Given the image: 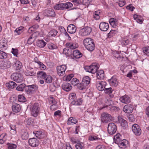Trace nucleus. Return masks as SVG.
<instances>
[{"label": "nucleus", "mask_w": 149, "mask_h": 149, "mask_svg": "<svg viewBox=\"0 0 149 149\" xmlns=\"http://www.w3.org/2000/svg\"><path fill=\"white\" fill-rule=\"evenodd\" d=\"M85 69L87 72L94 74L96 72L97 78L99 79H103L104 77V72L103 70H97L98 68L97 64L96 63H93L90 66H87L85 67Z\"/></svg>", "instance_id": "1"}, {"label": "nucleus", "mask_w": 149, "mask_h": 149, "mask_svg": "<svg viewBox=\"0 0 149 149\" xmlns=\"http://www.w3.org/2000/svg\"><path fill=\"white\" fill-rule=\"evenodd\" d=\"M84 44L86 49L90 51H92L95 48V45L93 39L88 38L83 41Z\"/></svg>", "instance_id": "2"}, {"label": "nucleus", "mask_w": 149, "mask_h": 149, "mask_svg": "<svg viewBox=\"0 0 149 149\" xmlns=\"http://www.w3.org/2000/svg\"><path fill=\"white\" fill-rule=\"evenodd\" d=\"M30 110L31 115L37 117L38 115L40 110V106L38 103H35L30 105Z\"/></svg>", "instance_id": "3"}, {"label": "nucleus", "mask_w": 149, "mask_h": 149, "mask_svg": "<svg viewBox=\"0 0 149 149\" xmlns=\"http://www.w3.org/2000/svg\"><path fill=\"white\" fill-rule=\"evenodd\" d=\"M90 81V78L88 76H86L84 77L82 81V82L78 85L79 89L82 90L86 88V87L89 84Z\"/></svg>", "instance_id": "4"}, {"label": "nucleus", "mask_w": 149, "mask_h": 149, "mask_svg": "<svg viewBox=\"0 0 149 149\" xmlns=\"http://www.w3.org/2000/svg\"><path fill=\"white\" fill-rule=\"evenodd\" d=\"M11 79L17 83H20L22 82L24 79L23 75L21 73H14L12 74Z\"/></svg>", "instance_id": "5"}, {"label": "nucleus", "mask_w": 149, "mask_h": 149, "mask_svg": "<svg viewBox=\"0 0 149 149\" xmlns=\"http://www.w3.org/2000/svg\"><path fill=\"white\" fill-rule=\"evenodd\" d=\"M38 86L35 84L27 86L26 87V92L28 94L34 93L38 91Z\"/></svg>", "instance_id": "6"}, {"label": "nucleus", "mask_w": 149, "mask_h": 149, "mask_svg": "<svg viewBox=\"0 0 149 149\" xmlns=\"http://www.w3.org/2000/svg\"><path fill=\"white\" fill-rule=\"evenodd\" d=\"M102 122L104 123H107L110 122L112 120L113 118L111 116L107 113L104 112L102 113L101 116Z\"/></svg>", "instance_id": "7"}, {"label": "nucleus", "mask_w": 149, "mask_h": 149, "mask_svg": "<svg viewBox=\"0 0 149 149\" xmlns=\"http://www.w3.org/2000/svg\"><path fill=\"white\" fill-rule=\"evenodd\" d=\"M107 130L109 134H114L116 133L117 130L116 126L114 123H110L108 125Z\"/></svg>", "instance_id": "8"}, {"label": "nucleus", "mask_w": 149, "mask_h": 149, "mask_svg": "<svg viewBox=\"0 0 149 149\" xmlns=\"http://www.w3.org/2000/svg\"><path fill=\"white\" fill-rule=\"evenodd\" d=\"M91 31V27L87 26L81 29L79 31V34L81 36H86L89 35Z\"/></svg>", "instance_id": "9"}, {"label": "nucleus", "mask_w": 149, "mask_h": 149, "mask_svg": "<svg viewBox=\"0 0 149 149\" xmlns=\"http://www.w3.org/2000/svg\"><path fill=\"white\" fill-rule=\"evenodd\" d=\"M12 64L9 60H3L0 61V68L2 69H6L11 67Z\"/></svg>", "instance_id": "10"}, {"label": "nucleus", "mask_w": 149, "mask_h": 149, "mask_svg": "<svg viewBox=\"0 0 149 149\" xmlns=\"http://www.w3.org/2000/svg\"><path fill=\"white\" fill-rule=\"evenodd\" d=\"M67 67L65 65H62L58 66L56 68L57 74L59 76H62L65 74Z\"/></svg>", "instance_id": "11"}, {"label": "nucleus", "mask_w": 149, "mask_h": 149, "mask_svg": "<svg viewBox=\"0 0 149 149\" xmlns=\"http://www.w3.org/2000/svg\"><path fill=\"white\" fill-rule=\"evenodd\" d=\"M132 130L135 134L137 136L140 135L141 130L139 126L137 124H134L132 126Z\"/></svg>", "instance_id": "12"}, {"label": "nucleus", "mask_w": 149, "mask_h": 149, "mask_svg": "<svg viewBox=\"0 0 149 149\" xmlns=\"http://www.w3.org/2000/svg\"><path fill=\"white\" fill-rule=\"evenodd\" d=\"M8 40L5 38L0 40V49L2 50H6L8 48Z\"/></svg>", "instance_id": "13"}, {"label": "nucleus", "mask_w": 149, "mask_h": 149, "mask_svg": "<svg viewBox=\"0 0 149 149\" xmlns=\"http://www.w3.org/2000/svg\"><path fill=\"white\" fill-rule=\"evenodd\" d=\"M106 84L104 81H97L96 84V87L98 90L102 91L104 90Z\"/></svg>", "instance_id": "14"}, {"label": "nucleus", "mask_w": 149, "mask_h": 149, "mask_svg": "<svg viewBox=\"0 0 149 149\" xmlns=\"http://www.w3.org/2000/svg\"><path fill=\"white\" fill-rule=\"evenodd\" d=\"M39 141L35 138H30L29 140V145L32 147L38 146L39 144Z\"/></svg>", "instance_id": "15"}, {"label": "nucleus", "mask_w": 149, "mask_h": 149, "mask_svg": "<svg viewBox=\"0 0 149 149\" xmlns=\"http://www.w3.org/2000/svg\"><path fill=\"white\" fill-rule=\"evenodd\" d=\"M99 28L100 29L103 31H107L109 28V24L104 22H101L99 25Z\"/></svg>", "instance_id": "16"}, {"label": "nucleus", "mask_w": 149, "mask_h": 149, "mask_svg": "<svg viewBox=\"0 0 149 149\" xmlns=\"http://www.w3.org/2000/svg\"><path fill=\"white\" fill-rule=\"evenodd\" d=\"M133 106L131 104H127L123 108V111L127 113H130L133 111Z\"/></svg>", "instance_id": "17"}, {"label": "nucleus", "mask_w": 149, "mask_h": 149, "mask_svg": "<svg viewBox=\"0 0 149 149\" xmlns=\"http://www.w3.org/2000/svg\"><path fill=\"white\" fill-rule=\"evenodd\" d=\"M39 35V32L37 31L32 34L27 40V43L29 44H31L34 41L36 37Z\"/></svg>", "instance_id": "18"}, {"label": "nucleus", "mask_w": 149, "mask_h": 149, "mask_svg": "<svg viewBox=\"0 0 149 149\" xmlns=\"http://www.w3.org/2000/svg\"><path fill=\"white\" fill-rule=\"evenodd\" d=\"M119 100L121 102L125 104L130 103L131 101L130 98L127 95L121 97Z\"/></svg>", "instance_id": "19"}, {"label": "nucleus", "mask_w": 149, "mask_h": 149, "mask_svg": "<svg viewBox=\"0 0 149 149\" xmlns=\"http://www.w3.org/2000/svg\"><path fill=\"white\" fill-rule=\"evenodd\" d=\"M77 30L76 27L73 24L69 25L67 27V30L68 32L70 33H74Z\"/></svg>", "instance_id": "20"}, {"label": "nucleus", "mask_w": 149, "mask_h": 149, "mask_svg": "<svg viewBox=\"0 0 149 149\" xmlns=\"http://www.w3.org/2000/svg\"><path fill=\"white\" fill-rule=\"evenodd\" d=\"M65 45L67 47L71 49H74L78 47V44L75 42H67L66 44Z\"/></svg>", "instance_id": "21"}, {"label": "nucleus", "mask_w": 149, "mask_h": 149, "mask_svg": "<svg viewBox=\"0 0 149 149\" xmlns=\"http://www.w3.org/2000/svg\"><path fill=\"white\" fill-rule=\"evenodd\" d=\"M118 119L119 122L120 123L121 125L124 129H126L128 127V125L126 120L121 118H118Z\"/></svg>", "instance_id": "22"}, {"label": "nucleus", "mask_w": 149, "mask_h": 149, "mask_svg": "<svg viewBox=\"0 0 149 149\" xmlns=\"http://www.w3.org/2000/svg\"><path fill=\"white\" fill-rule=\"evenodd\" d=\"M62 89L66 91H70L71 88L72 86L70 84L68 83H64L62 86Z\"/></svg>", "instance_id": "23"}, {"label": "nucleus", "mask_w": 149, "mask_h": 149, "mask_svg": "<svg viewBox=\"0 0 149 149\" xmlns=\"http://www.w3.org/2000/svg\"><path fill=\"white\" fill-rule=\"evenodd\" d=\"M20 136L22 139L23 140H26L29 137V134L26 131L24 130H22L20 132Z\"/></svg>", "instance_id": "24"}, {"label": "nucleus", "mask_w": 149, "mask_h": 149, "mask_svg": "<svg viewBox=\"0 0 149 149\" xmlns=\"http://www.w3.org/2000/svg\"><path fill=\"white\" fill-rule=\"evenodd\" d=\"M108 81L110 85L111 86L116 87L118 85V81L117 79L114 77H112L110 79H109Z\"/></svg>", "instance_id": "25"}, {"label": "nucleus", "mask_w": 149, "mask_h": 149, "mask_svg": "<svg viewBox=\"0 0 149 149\" xmlns=\"http://www.w3.org/2000/svg\"><path fill=\"white\" fill-rule=\"evenodd\" d=\"M49 103L50 104H52L50 107V108L52 110H54L55 109L54 107L55 106V105L57 103L56 101L55 100L54 98L52 97H50L49 99Z\"/></svg>", "instance_id": "26"}, {"label": "nucleus", "mask_w": 149, "mask_h": 149, "mask_svg": "<svg viewBox=\"0 0 149 149\" xmlns=\"http://www.w3.org/2000/svg\"><path fill=\"white\" fill-rule=\"evenodd\" d=\"M6 85L8 88L11 89L15 88L17 86V84L13 81H10L6 84Z\"/></svg>", "instance_id": "27"}, {"label": "nucleus", "mask_w": 149, "mask_h": 149, "mask_svg": "<svg viewBox=\"0 0 149 149\" xmlns=\"http://www.w3.org/2000/svg\"><path fill=\"white\" fill-rule=\"evenodd\" d=\"M12 110L14 112L17 113L19 112L21 110V107L19 104H15L12 106Z\"/></svg>", "instance_id": "28"}, {"label": "nucleus", "mask_w": 149, "mask_h": 149, "mask_svg": "<svg viewBox=\"0 0 149 149\" xmlns=\"http://www.w3.org/2000/svg\"><path fill=\"white\" fill-rule=\"evenodd\" d=\"M73 56L77 58H79L82 56V54L77 49L74 50L73 51Z\"/></svg>", "instance_id": "29"}, {"label": "nucleus", "mask_w": 149, "mask_h": 149, "mask_svg": "<svg viewBox=\"0 0 149 149\" xmlns=\"http://www.w3.org/2000/svg\"><path fill=\"white\" fill-rule=\"evenodd\" d=\"M63 10H65L72 7V4L70 2L61 3Z\"/></svg>", "instance_id": "30"}, {"label": "nucleus", "mask_w": 149, "mask_h": 149, "mask_svg": "<svg viewBox=\"0 0 149 149\" xmlns=\"http://www.w3.org/2000/svg\"><path fill=\"white\" fill-rule=\"evenodd\" d=\"M13 66L14 67H15L16 70H19L22 67V64L20 61H16L14 63V64H13Z\"/></svg>", "instance_id": "31"}, {"label": "nucleus", "mask_w": 149, "mask_h": 149, "mask_svg": "<svg viewBox=\"0 0 149 149\" xmlns=\"http://www.w3.org/2000/svg\"><path fill=\"white\" fill-rule=\"evenodd\" d=\"M82 102V100L81 98H79L78 100H73L71 102L72 104L74 105H81Z\"/></svg>", "instance_id": "32"}, {"label": "nucleus", "mask_w": 149, "mask_h": 149, "mask_svg": "<svg viewBox=\"0 0 149 149\" xmlns=\"http://www.w3.org/2000/svg\"><path fill=\"white\" fill-rule=\"evenodd\" d=\"M47 43L43 40H39L37 41V45L40 48H43L46 45Z\"/></svg>", "instance_id": "33"}, {"label": "nucleus", "mask_w": 149, "mask_h": 149, "mask_svg": "<svg viewBox=\"0 0 149 149\" xmlns=\"http://www.w3.org/2000/svg\"><path fill=\"white\" fill-rule=\"evenodd\" d=\"M77 122V120L75 118L71 117L69 118L67 124L68 125H71L76 124Z\"/></svg>", "instance_id": "34"}, {"label": "nucleus", "mask_w": 149, "mask_h": 149, "mask_svg": "<svg viewBox=\"0 0 149 149\" xmlns=\"http://www.w3.org/2000/svg\"><path fill=\"white\" fill-rule=\"evenodd\" d=\"M24 31V27L20 26L17 28L14 31V33L16 35H20Z\"/></svg>", "instance_id": "35"}, {"label": "nucleus", "mask_w": 149, "mask_h": 149, "mask_svg": "<svg viewBox=\"0 0 149 149\" xmlns=\"http://www.w3.org/2000/svg\"><path fill=\"white\" fill-rule=\"evenodd\" d=\"M133 17L134 19L136 20L138 23L141 24L142 23V19L140 15L135 14L134 15Z\"/></svg>", "instance_id": "36"}, {"label": "nucleus", "mask_w": 149, "mask_h": 149, "mask_svg": "<svg viewBox=\"0 0 149 149\" xmlns=\"http://www.w3.org/2000/svg\"><path fill=\"white\" fill-rule=\"evenodd\" d=\"M121 135L120 134H117L114 136V139L116 144L118 143L120 141L122 140L121 139Z\"/></svg>", "instance_id": "37"}, {"label": "nucleus", "mask_w": 149, "mask_h": 149, "mask_svg": "<svg viewBox=\"0 0 149 149\" xmlns=\"http://www.w3.org/2000/svg\"><path fill=\"white\" fill-rule=\"evenodd\" d=\"M46 75L47 74L45 72L39 71L37 72V76L38 78H42L44 79Z\"/></svg>", "instance_id": "38"}, {"label": "nucleus", "mask_w": 149, "mask_h": 149, "mask_svg": "<svg viewBox=\"0 0 149 149\" xmlns=\"http://www.w3.org/2000/svg\"><path fill=\"white\" fill-rule=\"evenodd\" d=\"M44 79L46 83L50 84L52 82L53 78L50 75L47 74Z\"/></svg>", "instance_id": "39"}, {"label": "nucleus", "mask_w": 149, "mask_h": 149, "mask_svg": "<svg viewBox=\"0 0 149 149\" xmlns=\"http://www.w3.org/2000/svg\"><path fill=\"white\" fill-rule=\"evenodd\" d=\"M46 13L47 15L48 16L54 17H55V15L54 11L52 9H50L47 10Z\"/></svg>", "instance_id": "40"}, {"label": "nucleus", "mask_w": 149, "mask_h": 149, "mask_svg": "<svg viewBox=\"0 0 149 149\" xmlns=\"http://www.w3.org/2000/svg\"><path fill=\"white\" fill-rule=\"evenodd\" d=\"M25 86V84L24 83H22L18 86L17 87L16 89L17 91H22Z\"/></svg>", "instance_id": "41"}, {"label": "nucleus", "mask_w": 149, "mask_h": 149, "mask_svg": "<svg viewBox=\"0 0 149 149\" xmlns=\"http://www.w3.org/2000/svg\"><path fill=\"white\" fill-rule=\"evenodd\" d=\"M47 45L49 49L53 50L56 49L57 48V46L56 45L52 43H49Z\"/></svg>", "instance_id": "42"}, {"label": "nucleus", "mask_w": 149, "mask_h": 149, "mask_svg": "<svg viewBox=\"0 0 149 149\" xmlns=\"http://www.w3.org/2000/svg\"><path fill=\"white\" fill-rule=\"evenodd\" d=\"M125 141L126 142V140L125 139H123L120 141L118 143H117L119 147L121 148H124L125 147L126 144Z\"/></svg>", "instance_id": "43"}, {"label": "nucleus", "mask_w": 149, "mask_h": 149, "mask_svg": "<svg viewBox=\"0 0 149 149\" xmlns=\"http://www.w3.org/2000/svg\"><path fill=\"white\" fill-rule=\"evenodd\" d=\"M129 42V40L126 38H123L121 40V44L123 45H126Z\"/></svg>", "instance_id": "44"}, {"label": "nucleus", "mask_w": 149, "mask_h": 149, "mask_svg": "<svg viewBox=\"0 0 149 149\" xmlns=\"http://www.w3.org/2000/svg\"><path fill=\"white\" fill-rule=\"evenodd\" d=\"M75 146L76 149H84V148L83 143L80 142L77 143Z\"/></svg>", "instance_id": "45"}, {"label": "nucleus", "mask_w": 149, "mask_h": 149, "mask_svg": "<svg viewBox=\"0 0 149 149\" xmlns=\"http://www.w3.org/2000/svg\"><path fill=\"white\" fill-rule=\"evenodd\" d=\"M58 33L57 31L55 29L51 30L49 32V35L51 37H55Z\"/></svg>", "instance_id": "46"}, {"label": "nucleus", "mask_w": 149, "mask_h": 149, "mask_svg": "<svg viewBox=\"0 0 149 149\" xmlns=\"http://www.w3.org/2000/svg\"><path fill=\"white\" fill-rule=\"evenodd\" d=\"M33 133L35 134L36 137L38 139L41 138V136L42 135V132L41 131H35Z\"/></svg>", "instance_id": "47"}, {"label": "nucleus", "mask_w": 149, "mask_h": 149, "mask_svg": "<svg viewBox=\"0 0 149 149\" xmlns=\"http://www.w3.org/2000/svg\"><path fill=\"white\" fill-rule=\"evenodd\" d=\"M76 94L74 93H72L70 94L69 96V99L71 101L76 99Z\"/></svg>", "instance_id": "48"}, {"label": "nucleus", "mask_w": 149, "mask_h": 149, "mask_svg": "<svg viewBox=\"0 0 149 149\" xmlns=\"http://www.w3.org/2000/svg\"><path fill=\"white\" fill-rule=\"evenodd\" d=\"M116 19L114 18H111L109 19V22L110 25L113 27H115L116 26Z\"/></svg>", "instance_id": "49"}, {"label": "nucleus", "mask_w": 149, "mask_h": 149, "mask_svg": "<svg viewBox=\"0 0 149 149\" xmlns=\"http://www.w3.org/2000/svg\"><path fill=\"white\" fill-rule=\"evenodd\" d=\"M18 101L20 102H24L26 101V100L24 96L23 95H18Z\"/></svg>", "instance_id": "50"}, {"label": "nucleus", "mask_w": 149, "mask_h": 149, "mask_svg": "<svg viewBox=\"0 0 149 149\" xmlns=\"http://www.w3.org/2000/svg\"><path fill=\"white\" fill-rule=\"evenodd\" d=\"M7 57V54L3 51L0 50V59L6 58Z\"/></svg>", "instance_id": "51"}, {"label": "nucleus", "mask_w": 149, "mask_h": 149, "mask_svg": "<svg viewBox=\"0 0 149 149\" xmlns=\"http://www.w3.org/2000/svg\"><path fill=\"white\" fill-rule=\"evenodd\" d=\"M117 33V31L116 30H111L109 33L108 34V37L109 38H110L113 36L115 34Z\"/></svg>", "instance_id": "52"}, {"label": "nucleus", "mask_w": 149, "mask_h": 149, "mask_svg": "<svg viewBox=\"0 0 149 149\" xmlns=\"http://www.w3.org/2000/svg\"><path fill=\"white\" fill-rule=\"evenodd\" d=\"M70 141L73 143H77L80 142V140L77 138L71 137L70 138Z\"/></svg>", "instance_id": "53"}, {"label": "nucleus", "mask_w": 149, "mask_h": 149, "mask_svg": "<svg viewBox=\"0 0 149 149\" xmlns=\"http://www.w3.org/2000/svg\"><path fill=\"white\" fill-rule=\"evenodd\" d=\"M17 146L14 144L10 143L8 145V149H16Z\"/></svg>", "instance_id": "54"}, {"label": "nucleus", "mask_w": 149, "mask_h": 149, "mask_svg": "<svg viewBox=\"0 0 149 149\" xmlns=\"http://www.w3.org/2000/svg\"><path fill=\"white\" fill-rule=\"evenodd\" d=\"M63 54H65L67 56H69L70 54L69 49L67 48H65L63 49Z\"/></svg>", "instance_id": "55"}, {"label": "nucleus", "mask_w": 149, "mask_h": 149, "mask_svg": "<svg viewBox=\"0 0 149 149\" xmlns=\"http://www.w3.org/2000/svg\"><path fill=\"white\" fill-rule=\"evenodd\" d=\"M74 5L78 6L81 4V0H73L72 1Z\"/></svg>", "instance_id": "56"}, {"label": "nucleus", "mask_w": 149, "mask_h": 149, "mask_svg": "<svg viewBox=\"0 0 149 149\" xmlns=\"http://www.w3.org/2000/svg\"><path fill=\"white\" fill-rule=\"evenodd\" d=\"M38 65L39 68L41 70H44L46 68V66L41 62L39 63Z\"/></svg>", "instance_id": "57"}, {"label": "nucleus", "mask_w": 149, "mask_h": 149, "mask_svg": "<svg viewBox=\"0 0 149 149\" xmlns=\"http://www.w3.org/2000/svg\"><path fill=\"white\" fill-rule=\"evenodd\" d=\"M61 3L56 5L54 7V8L56 10H63Z\"/></svg>", "instance_id": "58"}, {"label": "nucleus", "mask_w": 149, "mask_h": 149, "mask_svg": "<svg viewBox=\"0 0 149 149\" xmlns=\"http://www.w3.org/2000/svg\"><path fill=\"white\" fill-rule=\"evenodd\" d=\"M79 82V80L76 78H73L71 80L72 84L73 85H76Z\"/></svg>", "instance_id": "59"}, {"label": "nucleus", "mask_w": 149, "mask_h": 149, "mask_svg": "<svg viewBox=\"0 0 149 149\" xmlns=\"http://www.w3.org/2000/svg\"><path fill=\"white\" fill-rule=\"evenodd\" d=\"M99 139L98 138L97 136H90L88 139L89 140L92 141H94Z\"/></svg>", "instance_id": "60"}, {"label": "nucleus", "mask_w": 149, "mask_h": 149, "mask_svg": "<svg viewBox=\"0 0 149 149\" xmlns=\"http://www.w3.org/2000/svg\"><path fill=\"white\" fill-rule=\"evenodd\" d=\"M104 90L106 93L110 94L112 92V90L111 87L108 88H105Z\"/></svg>", "instance_id": "61"}, {"label": "nucleus", "mask_w": 149, "mask_h": 149, "mask_svg": "<svg viewBox=\"0 0 149 149\" xmlns=\"http://www.w3.org/2000/svg\"><path fill=\"white\" fill-rule=\"evenodd\" d=\"M91 1L92 0H82V3L83 5L88 6Z\"/></svg>", "instance_id": "62"}, {"label": "nucleus", "mask_w": 149, "mask_h": 149, "mask_svg": "<svg viewBox=\"0 0 149 149\" xmlns=\"http://www.w3.org/2000/svg\"><path fill=\"white\" fill-rule=\"evenodd\" d=\"M143 52L145 54L149 56V47L143 48Z\"/></svg>", "instance_id": "63"}, {"label": "nucleus", "mask_w": 149, "mask_h": 149, "mask_svg": "<svg viewBox=\"0 0 149 149\" xmlns=\"http://www.w3.org/2000/svg\"><path fill=\"white\" fill-rule=\"evenodd\" d=\"M18 50L16 49L12 48L11 52L14 56H17Z\"/></svg>", "instance_id": "64"}]
</instances>
